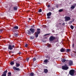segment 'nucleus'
Returning <instances> with one entry per match:
<instances>
[{
	"mask_svg": "<svg viewBox=\"0 0 76 76\" xmlns=\"http://www.w3.org/2000/svg\"><path fill=\"white\" fill-rule=\"evenodd\" d=\"M28 19L29 20H31V18H29Z\"/></svg>",
	"mask_w": 76,
	"mask_h": 76,
	"instance_id": "45",
	"label": "nucleus"
},
{
	"mask_svg": "<svg viewBox=\"0 0 76 76\" xmlns=\"http://www.w3.org/2000/svg\"><path fill=\"white\" fill-rule=\"evenodd\" d=\"M52 9V10H51V11H53V10H54V9H55V8H53Z\"/></svg>",
	"mask_w": 76,
	"mask_h": 76,
	"instance_id": "42",
	"label": "nucleus"
},
{
	"mask_svg": "<svg viewBox=\"0 0 76 76\" xmlns=\"http://www.w3.org/2000/svg\"><path fill=\"white\" fill-rule=\"evenodd\" d=\"M72 64H73V61H69V66H72Z\"/></svg>",
	"mask_w": 76,
	"mask_h": 76,
	"instance_id": "11",
	"label": "nucleus"
},
{
	"mask_svg": "<svg viewBox=\"0 0 76 76\" xmlns=\"http://www.w3.org/2000/svg\"><path fill=\"white\" fill-rule=\"evenodd\" d=\"M47 46L48 47H50V46H51V45H50V44L48 43L47 44Z\"/></svg>",
	"mask_w": 76,
	"mask_h": 76,
	"instance_id": "25",
	"label": "nucleus"
},
{
	"mask_svg": "<svg viewBox=\"0 0 76 76\" xmlns=\"http://www.w3.org/2000/svg\"><path fill=\"white\" fill-rule=\"evenodd\" d=\"M53 8H54V9H55V7H53Z\"/></svg>",
	"mask_w": 76,
	"mask_h": 76,
	"instance_id": "52",
	"label": "nucleus"
},
{
	"mask_svg": "<svg viewBox=\"0 0 76 76\" xmlns=\"http://www.w3.org/2000/svg\"><path fill=\"white\" fill-rule=\"evenodd\" d=\"M30 31H31V34H34L35 32V29L32 28H30L29 29Z\"/></svg>",
	"mask_w": 76,
	"mask_h": 76,
	"instance_id": "8",
	"label": "nucleus"
},
{
	"mask_svg": "<svg viewBox=\"0 0 76 76\" xmlns=\"http://www.w3.org/2000/svg\"><path fill=\"white\" fill-rule=\"evenodd\" d=\"M63 9H60L59 10V12H62V11H63Z\"/></svg>",
	"mask_w": 76,
	"mask_h": 76,
	"instance_id": "28",
	"label": "nucleus"
},
{
	"mask_svg": "<svg viewBox=\"0 0 76 76\" xmlns=\"http://www.w3.org/2000/svg\"><path fill=\"white\" fill-rule=\"evenodd\" d=\"M16 66L17 67H18L20 66V64H19L16 63Z\"/></svg>",
	"mask_w": 76,
	"mask_h": 76,
	"instance_id": "15",
	"label": "nucleus"
},
{
	"mask_svg": "<svg viewBox=\"0 0 76 76\" xmlns=\"http://www.w3.org/2000/svg\"><path fill=\"white\" fill-rule=\"evenodd\" d=\"M37 66V64H35L34 65V67H36Z\"/></svg>",
	"mask_w": 76,
	"mask_h": 76,
	"instance_id": "41",
	"label": "nucleus"
},
{
	"mask_svg": "<svg viewBox=\"0 0 76 76\" xmlns=\"http://www.w3.org/2000/svg\"><path fill=\"white\" fill-rule=\"evenodd\" d=\"M69 75H68V76H69Z\"/></svg>",
	"mask_w": 76,
	"mask_h": 76,
	"instance_id": "55",
	"label": "nucleus"
},
{
	"mask_svg": "<svg viewBox=\"0 0 76 76\" xmlns=\"http://www.w3.org/2000/svg\"><path fill=\"white\" fill-rule=\"evenodd\" d=\"M12 68L14 70H15L17 71H20V69H19V68H17L15 66H13Z\"/></svg>",
	"mask_w": 76,
	"mask_h": 76,
	"instance_id": "7",
	"label": "nucleus"
},
{
	"mask_svg": "<svg viewBox=\"0 0 76 76\" xmlns=\"http://www.w3.org/2000/svg\"><path fill=\"white\" fill-rule=\"evenodd\" d=\"M29 58H28L26 60L27 62H28V61H29Z\"/></svg>",
	"mask_w": 76,
	"mask_h": 76,
	"instance_id": "38",
	"label": "nucleus"
},
{
	"mask_svg": "<svg viewBox=\"0 0 76 76\" xmlns=\"http://www.w3.org/2000/svg\"><path fill=\"white\" fill-rule=\"evenodd\" d=\"M44 63H47L48 62V60L47 59H45L44 61Z\"/></svg>",
	"mask_w": 76,
	"mask_h": 76,
	"instance_id": "22",
	"label": "nucleus"
},
{
	"mask_svg": "<svg viewBox=\"0 0 76 76\" xmlns=\"http://www.w3.org/2000/svg\"><path fill=\"white\" fill-rule=\"evenodd\" d=\"M7 71L6 70L4 71V73L2 75V76H6V73H7Z\"/></svg>",
	"mask_w": 76,
	"mask_h": 76,
	"instance_id": "9",
	"label": "nucleus"
},
{
	"mask_svg": "<svg viewBox=\"0 0 76 76\" xmlns=\"http://www.w3.org/2000/svg\"><path fill=\"white\" fill-rule=\"evenodd\" d=\"M28 44H26L25 45V47H28Z\"/></svg>",
	"mask_w": 76,
	"mask_h": 76,
	"instance_id": "30",
	"label": "nucleus"
},
{
	"mask_svg": "<svg viewBox=\"0 0 76 76\" xmlns=\"http://www.w3.org/2000/svg\"><path fill=\"white\" fill-rule=\"evenodd\" d=\"M75 73H76L75 74L76 75V72H75Z\"/></svg>",
	"mask_w": 76,
	"mask_h": 76,
	"instance_id": "53",
	"label": "nucleus"
},
{
	"mask_svg": "<svg viewBox=\"0 0 76 76\" xmlns=\"http://www.w3.org/2000/svg\"><path fill=\"white\" fill-rule=\"evenodd\" d=\"M74 46H75V44H73L72 45V48H74Z\"/></svg>",
	"mask_w": 76,
	"mask_h": 76,
	"instance_id": "37",
	"label": "nucleus"
},
{
	"mask_svg": "<svg viewBox=\"0 0 76 76\" xmlns=\"http://www.w3.org/2000/svg\"><path fill=\"white\" fill-rule=\"evenodd\" d=\"M8 75H12V73H11V72H9L8 73Z\"/></svg>",
	"mask_w": 76,
	"mask_h": 76,
	"instance_id": "35",
	"label": "nucleus"
},
{
	"mask_svg": "<svg viewBox=\"0 0 76 76\" xmlns=\"http://www.w3.org/2000/svg\"><path fill=\"white\" fill-rule=\"evenodd\" d=\"M56 38L53 36H51L49 38V40L50 41H53V40L55 39Z\"/></svg>",
	"mask_w": 76,
	"mask_h": 76,
	"instance_id": "6",
	"label": "nucleus"
},
{
	"mask_svg": "<svg viewBox=\"0 0 76 76\" xmlns=\"http://www.w3.org/2000/svg\"><path fill=\"white\" fill-rule=\"evenodd\" d=\"M74 5H75V6H76V4H74Z\"/></svg>",
	"mask_w": 76,
	"mask_h": 76,
	"instance_id": "51",
	"label": "nucleus"
},
{
	"mask_svg": "<svg viewBox=\"0 0 76 76\" xmlns=\"http://www.w3.org/2000/svg\"><path fill=\"white\" fill-rule=\"evenodd\" d=\"M1 37H0V38H1Z\"/></svg>",
	"mask_w": 76,
	"mask_h": 76,
	"instance_id": "54",
	"label": "nucleus"
},
{
	"mask_svg": "<svg viewBox=\"0 0 76 76\" xmlns=\"http://www.w3.org/2000/svg\"><path fill=\"white\" fill-rule=\"evenodd\" d=\"M66 60L65 59H62V61L63 62H65V61H66Z\"/></svg>",
	"mask_w": 76,
	"mask_h": 76,
	"instance_id": "27",
	"label": "nucleus"
},
{
	"mask_svg": "<svg viewBox=\"0 0 76 76\" xmlns=\"http://www.w3.org/2000/svg\"><path fill=\"white\" fill-rule=\"evenodd\" d=\"M40 34V29L38 28L37 32L35 33V37L36 38H38V34Z\"/></svg>",
	"mask_w": 76,
	"mask_h": 76,
	"instance_id": "1",
	"label": "nucleus"
},
{
	"mask_svg": "<svg viewBox=\"0 0 76 76\" xmlns=\"http://www.w3.org/2000/svg\"><path fill=\"white\" fill-rule=\"evenodd\" d=\"M52 32H54V31H53Z\"/></svg>",
	"mask_w": 76,
	"mask_h": 76,
	"instance_id": "49",
	"label": "nucleus"
},
{
	"mask_svg": "<svg viewBox=\"0 0 76 76\" xmlns=\"http://www.w3.org/2000/svg\"><path fill=\"white\" fill-rule=\"evenodd\" d=\"M31 31H30L29 30H27L26 31V34H28V35H31Z\"/></svg>",
	"mask_w": 76,
	"mask_h": 76,
	"instance_id": "10",
	"label": "nucleus"
},
{
	"mask_svg": "<svg viewBox=\"0 0 76 76\" xmlns=\"http://www.w3.org/2000/svg\"><path fill=\"white\" fill-rule=\"evenodd\" d=\"M34 73L32 72L30 73V75L31 76H34Z\"/></svg>",
	"mask_w": 76,
	"mask_h": 76,
	"instance_id": "18",
	"label": "nucleus"
},
{
	"mask_svg": "<svg viewBox=\"0 0 76 76\" xmlns=\"http://www.w3.org/2000/svg\"><path fill=\"white\" fill-rule=\"evenodd\" d=\"M42 12V10L41 9H40L38 11L39 13H41Z\"/></svg>",
	"mask_w": 76,
	"mask_h": 76,
	"instance_id": "24",
	"label": "nucleus"
},
{
	"mask_svg": "<svg viewBox=\"0 0 76 76\" xmlns=\"http://www.w3.org/2000/svg\"><path fill=\"white\" fill-rule=\"evenodd\" d=\"M17 8H18L17 7H14V9L15 10H17Z\"/></svg>",
	"mask_w": 76,
	"mask_h": 76,
	"instance_id": "21",
	"label": "nucleus"
},
{
	"mask_svg": "<svg viewBox=\"0 0 76 76\" xmlns=\"http://www.w3.org/2000/svg\"><path fill=\"white\" fill-rule=\"evenodd\" d=\"M70 51V50L69 49H66V52H69Z\"/></svg>",
	"mask_w": 76,
	"mask_h": 76,
	"instance_id": "33",
	"label": "nucleus"
},
{
	"mask_svg": "<svg viewBox=\"0 0 76 76\" xmlns=\"http://www.w3.org/2000/svg\"><path fill=\"white\" fill-rule=\"evenodd\" d=\"M60 51L61 52H64V49H63V48H62L61 49Z\"/></svg>",
	"mask_w": 76,
	"mask_h": 76,
	"instance_id": "16",
	"label": "nucleus"
},
{
	"mask_svg": "<svg viewBox=\"0 0 76 76\" xmlns=\"http://www.w3.org/2000/svg\"><path fill=\"white\" fill-rule=\"evenodd\" d=\"M50 34H46L45 35H44V36H46V35H49Z\"/></svg>",
	"mask_w": 76,
	"mask_h": 76,
	"instance_id": "32",
	"label": "nucleus"
},
{
	"mask_svg": "<svg viewBox=\"0 0 76 76\" xmlns=\"http://www.w3.org/2000/svg\"><path fill=\"white\" fill-rule=\"evenodd\" d=\"M65 24V23H64L63 24V25H64Z\"/></svg>",
	"mask_w": 76,
	"mask_h": 76,
	"instance_id": "46",
	"label": "nucleus"
},
{
	"mask_svg": "<svg viewBox=\"0 0 76 76\" xmlns=\"http://www.w3.org/2000/svg\"><path fill=\"white\" fill-rule=\"evenodd\" d=\"M46 58H48V60H50V57H48V56H47V57H46Z\"/></svg>",
	"mask_w": 76,
	"mask_h": 76,
	"instance_id": "36",
	"label": "nucleus"
},
{
	"mask_svg": "<svg viewBox=\"0 0 76 76\" xmlns=\"http://www.w3.org/2000/svg\"><path fill=\"white\" fill-rule=\"evenodd\" d=\"M51 12H49L47 14V16H50L51 15Z\"/></svg>",
	"mask_w": 76,
	"mask_h": 76,
	"instance_id": "14",
	"label": "nucleus"
},
{
	"mask_svg": "<svg viewBox=\"0 0 76 76\" xmlns=\"http://www.w3.org/2000/svg\"><path fill=\"white\" fill-rule=\"evenodd\" d=\"M18 29V26H15L13 28V29L14 30H15V29Z\"/></svg>",
	"mask_w": 76,
	"mask_h": 76,
	"instance_id": "13",
	"label": "nucleus"
},
{
	"mask_svg": "<svg viewBox=\"0 0 76 76\" xmlns=\"http://www.w3.org/2000/svg\"><path fill=\"white\" fill-rule=\"evenodd\" d=\"M3 31V30L2 29L0 30V33H1Z\"/></svg>",
	"mask_w": 76,
	"mask_h": 76,
	"instance_id": "31",
	"label": "nucleus"
},
{
	"mask_svg": "<svg viewBox=\"0 0 76 76\" xmlns=\"http://www.w3.org/2000/svg\"><path fill=\"white\" fill-rule=\"evenodd\" d=\"M38 3V4H40V3H39V2Z\"/></svg>",
	"mask_w": 76,
	"mask_h": 76,
	"instance_id": "50",
	"label": "nucleus"
},
{
	"mask_svg": "<svg viewBox=\"0 0 76 76\" xmlns=\"http://www.w3.org/2000/svg\"><path fill=\"white\" fill-rule=\"evenodd\" d=\"M70 20V18L69 17L66 16L65 17V22H67L69 20Z\"/></svg>",
	"mask_w": 76,
	"mask_h": 76,
	"instance_id": "5",
	"label": "nucleus"
},
{
	"mask_svg": "<svg viewBox=\"0 0 76 76\" xmlns=\"http://www.w3.org/2000/svg\"><path fill=\"white\" fill-rule=\"evenodd\" d=\"M70 28L72 29H73V28H74V27H73V26L72 25H71L70 26Z\"/></svg>",
	"mask_w": 76,
	"mask_h": 76,
	"instance_id": "23",
	"label": "nucleus"
},
{
	"mask_svg": "<svg viewBox=\"0 0 76 76\" xmlns=\"http://www.w3.org/2000/svg\"><path fill=\"white\" fill-rule=\"evenodd\" d=\"M72 23V21H71L69 22V24H70V23Z\"/></svg>",
	"mask_w": 76,
	"mask_h": 76,
	"instance_id": "34",
	"label": "nucleus"
},
{
	"mask_svg": "<svg viewBox=\"0 0 76 76\" xmlns=\"http://www.w3.org/2000/svg\"><path fill=\"white\" fill-rule=\"evenodd\" d=\"M31 28H34V26H31Z\"/></svg>",
	"mask_w": 76,
	"mask_h": 76,
	"instance_id": "47",
	"label": "nucleus"
},
{
	"mask_svg": "<svg viewBox=\"0 0 76 76\" xmlns=\"http://www.w3.org/2000/svg\"><path fill=\"white\" fill-rule=\"evenodd\" d=\"M69 74L71 76H73L75 74V70L73 69L70 70L69 72Z\"/></svg>",
	"mask_w": 76,
	"mask_h": 76,
	"instance_id": "2",
	"label": "nucleus"
},
{
	"mask_svg": "<svg viewBox=\"0 0 76 76\" xmlns=\"http://www.w3.org/2000/svg\"><path fill=\"white\" fill-rule=\"evenodd\" d=\"M14 35V36L16 37H18V34L15 33Z\"/></svg>",
	"mask_w": 76,
	"mask_h": 76,
	"instance_id": "20",
	"label": "nucleus"
},
{
	"mask_svg": "<svg viewBox=\"0 0 76 76\" xmlns=\"http://www.w3.org/2000/svg\"><path fill=\"white\" fill-rule=\"evenodd\" d=\"M36 58H33V61H36Z\"/></svg>",
	"mask_w": 76,
	"mask_h": 76,
	"instance_id": "29",
	"label": "nucleus"
},
{
	"mask_svg": "<svg viewBox=\"0 0 76 76\" xmlns=\"http://www.w3.org/2000/svg\"><path fill=\"white\" fill-rule=\"evenodd\" d=\"M65 66H62V69L63 70H67V69H68L69 67L66 66V64H65Z\"/></svg>",
	"mask_w": 76,
	"mask_h": 76,
	"instance_id": "4",
	"label": "nucleus"
},
{
	"mask_svg": "<svg viewBox=\"0 0 76 76\" xmlns=\"http://www.w3.org/2000/svg\"><path fill=\"white\" fill-rule=\"evenodd\" d=\"M50 16H48L47 19H50Z\"/></svg>",
	"mask_w": 76,
	"mask_h": 76,
	"instance_id": "39",
	"label": "nucleus"
},
{
	"mask_svg": "<svg viewBox=\"0 0 76 76\" xmlns=\"http://www.w3.org/2000/svg\"><path fill=\"white\" fill-rule=\"evenodd\" d=\"M30 38L31 39H33L34 38V37H30Z\"/></svg>",
	"mask_w": 76,
	"mask_h": 76,
	"instance_id": "26",
	"label": "nucleus"
},
{
	"mask_svg": "<svg viewBox=\"0 0 76 76\" xmlns=\"http://www.w3.org/2000/svg\"><path fill=\"white\" fill-rule=\"evenodd\" d=\"M18 54H19L20 55V54H22V53L20 52L18 53Z\"/></svg>",
	"mask_w": 76,
	"mask_h": 76,
	"instance_id": "40",
	"label": "nucleus"
},
{
	"mask_svg": "<svg viewBox=\"0 0 76 76\" xmlns=\"http://www.w3.org/2000/svg\"><path fill=\"white\" fill-rule=\"evenodd\" d=\"M15 64V63L13 61H12L10 63V64L11 65H13Z\"/></svg>",
	"mask_w": 76,
	"mask_h": 76,
	"instance_id": "19",
	"label": "nucleus"
},
{
	"mask_svg": "<svg viewBox=\"0 0 76 76\" xmlns=\"http://www.w3.org/2000/svg\"><path fill=\"white\" fill-rule=\"evenodd\" d=\"M75 6L74 5H72L71 7V8L72 9H75Z\"/></svg>",
	"mask_w": 76,
	"mask_h": 76,
	"instance_id": "17",
	"label": "nucleus"
},
{
	"mask_svg": "<svg viewBox=\"0 0 76 76\" xmlns=\"http://www.w3.org/2000/svg\"><path fill=\"white\" fill-rule=\"evenodd\" d=\"M8 76H11V75H8Z\"/></svg>",
	"mask_w": 76,
	"mask_h": 76,
	"instance_id": "48",
	"label": "nucleus"
},
{
	"mask_svg": "<svg viewBox=\"0 0 76 76\" xmlns=\"http://www.w3.org/2000/svg\"><path fill=\"white\" fill-rule=\"evenodd\" d=\"M50 7V5H48V7L49 8V7Z\"/></svg>",
	"mask_w": 76,
	"mask_h": 76,
	"instance_id": "43",
	"label": "nucleus"
},
{
	"mask_svg": "<svg viewBox=\"0 0 76 76\" xmlns=\"http://www.w3.org/2000/svg\"><path fill=\"white\" fill-rule=\"evenodd\" d=\"M56 7L57 8H58V5H56Z\"/></svg>",
	"mask_w": 76,
	"mask_h": 76,
	"instance_id": "44",
	"label": "nucleus"
},
{
	"mask_svg": "<svg viewBox=\"0 0 76 76\" xmlns=\"http://www.w3.org/2000/svg\"><path fill=\"white\" fill-rule=\"evenodd\" d=\"M13 48H15V46L14 45L12 46L11 45H8V49L10 50H13Z\"/></svg>",
	"mask_w": 76,
	"mask_h": 76,
	"instance_id": "3",
	"label": "nucleus"
},
{
	"mask_svg": "<svg viewBox=\"0 0 76 76\" xmlns=\"http://www.w3.org/2000/svg\"><path fill=\"white\" fill-rule=\"evenodd\" d=\"M48 72V70L47 69H44V72L45 73H47Z\"/></svg>",
	"mask_w": 76,
	"mask_h": 76,
	"instance_id": "12",
	"label": "nucleus"
}]
</instances>
